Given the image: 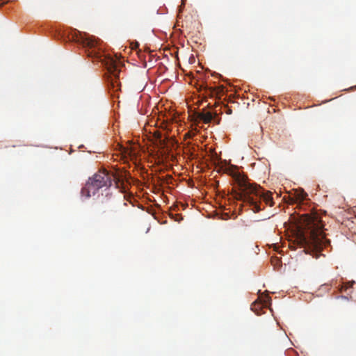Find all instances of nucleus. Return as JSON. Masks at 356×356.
Listing matches in <instances>:
<instances>
[{
  "instance_id": "f257e3e1",
  "label": "nucleus",
  "mask_w": 356,
  "mask_h": 356,
  "mask_svg": "<svg viewBox=\"0 0 356 356\" xmlns=\"http://www.w3.org/2000/svg\"><path fill=\"white\" fill-rule=\"evenodd\" d=\"M324 225L317 212L300 214L298 229L302 243L316 252H321L328 242L323 233Z\"/></svg>"
},
{
  "instance_id": "f03ea898",
  "label": "nucleus",
  "mask_w": 356,
  "mask_h": 356,
  "mask_svg": "<svg viewBox=\"0 0 356 356\" xmlns=\"http://www.w3.org/2000/svg\"><path fill=\"white\" fill-rule=\"evenodd\" d=\"M189 83L194 85L196 92H193L194 96H191V99L187 100L188 118L191 121V130L187 132L186 136L193 140L192 142H188V152L195 159H197L200 152V147L197 143L198 124L200 122V111H199V104H200V96L199 92L200 91V86H198V79L194 76L190 78Z\"/></svg>"
},
{
  "instance_id": "7ed1b4c3",
  "label": "nucleus",
  "mask_w": 356,
  "mask_h": 356,
  "mask_svg": "<svg viewBox=\"0 0 356 356\" xmlns=\"http://www.w3.org/2000/svg\"><path fill=\"white\" fill-rule=\"evenodd\" d=\"M238 186L245 201L250 204L254 213L259 212L264 209V207H261L262 202L266 205L273 206L274 202L270 191H266L260 186L245 181H240Z\"/></svg>"
},
{
  "instance_id": "20e7f679",
  "label": "nucleus",
  "mask_w": 356,
  "mask_h": 356,
  "mask_svg": "<svg viewBox=\"0 0 356 356\" xmlns=\"http://www.w3.org/2000/svg\"><path fill=\"white\" fill-rule=\"evenodd\" d=\"M116 175L113 173L104 170L99 171L89 179L85 186L81 189V195L86 198H89L95 195L99 189L111 186L113 181H116Z\"/></svg>"
},
{
  "instance_id": "39448f33",
  "label": "nucleus",
  "mask_w": 356,
  "mask_h": 356,
  "mask_svg": "<svg viewBox=\"0 0 356 356\" xmlns=\"http://www.w3.org/2000/svg\"><path fill=\"white\" fill-rule=\"evenodd\" d=\"M104 65L107 69V71L110 74V89H111L114 93L113 95H115V93L121 90V83L119 81V74L120 72L119 67L121 65V62L114 59L113 58L108 57L105 58ZM116 96L118 97L117 95Z\"/></svg>"
},
{
  "instance_id": "423d86ee",
  "label": "nucleus",
  "mask_w": 356,
  "mask_h": 356,
  "mask_svg": "<svg viewBox=\"0 0 356 356\" xmlns=\"http://www.w3.org/2000/svg\"><path fill=\"white\" fill-rule=\"evenodd\" d=\"M204 147V149L202 147V173L204 170V164L207 168H210V166L215 165L218 161V156L214 151V148L212 146H209V145H206Z\"/></svg>"
},
{
  "instance_id": "0eeeda50",
  "label": "nucleus",
  "mask_w": 356,
  "mask_h": 356,
  "mask_svg": "<svg viewBox=\"0 0 356 356\" xmlns=\"http://www.w3.org/2000/svg\"><path fill=\"white\" fill-rule=\"evenodd\" d=\"M115 202V198L112 197V195L107 193L106 197L100 200L99 209L103 212H106L107 210L113 211Z\"/></svg>"
},
{
  "instance_id": "6e6552de",
  "label": "nucleus",
  "mask_w": 356,
  "mask_h": 356,
  "mask_svg": "<svg viewBox=\"0 0 356 356\" xmlns=\"http://www.w3.org/2000/svg\"><path fill=\"white\" fill-rule=\"evenodd\" d=\"M83 47L86 49L88 56L99 57V52L96 50L95 42L91 40L85 39L82 41Z\"/></svg>"
},
{
  "instance_id": "1a4fd4ad",
  "label": "nucleus",
  "mask_w": 356,
  "mask_h": 356,
  "mask_svg": "<svg viewBox=\"0 0 356 356\" xmlns=\"http://www.w3.org/2000/svg\"><path fill=\"white\" fill-rule=\"evenodd\" d=\"M269 297L266 298V300L261 302L260 300H255L251 305V309L257 315H261V311L264 307H266L268 306L269 302Z\"/></svg>"
},
{
  "instance_id": "9d476101",
  "label": "nucleus",
  "mask_w": 356,
  "mask_h": 356,
  "mask_svg": "<svg viewBox=\"0 0 356 356\" xmlns=\"http://www.w3.org/2000/svg\"><path fill=\"white\" fill-rule=\"evenodd\" d=\"M307 194L302 190H296L294 193V197H291L292 201L298 203L300 209H302V207L304 206V203L302 202L305 200H306Z\"/></svg>"
},
{
  "instance_id": "9b49d317",
  "label": "nucleus",
  "mask_w": 356,
  "mask_h": 356,
  "mask_svg": "<svg viewBox=\"0 0 356 356\" xmlns=\"http://www.w3.org/2000/svg\"><path fill=\"white\" fill-rule=\"evenodd\" d=\"M156 138V143L161 149H163L165 147V138H163L160 133L156 132L154 134Z\"/></svg>"
},
{
  "instance_id": "f8f14e48",
  "label": "nucleus",
  "mask_w": 356,
  "mask_h": 356,
  "mask_svg": "<svg viewBox=\"0 0 356 356\" xmlns=\"http://www.w3.org/2000/svg\"><path fill=\"white\" fill-rule=\"evenodd\" d=\"M212 118L213 115L211 113L206 111L204 109H202V122L208 123Z\"/></svg>"
},
{
  "instance_id": "ddd939ff",
  "label": "nucleus",
  "mask_w": 356,
  "mask_h": 356,
  "mask_svg": "<svg viewBox=\"0 0 356 356\" xmlns=\"http://www.w3.org/2000/svg\"><path fill=\"white\" fill-rule=\"evenodd\" d=\"M118 181H119V178L117 177L116 181H114L116 184V188H118Z\"/></svg>"
},
{
  "instance_id": "4468645a",
  "label": "nucleus",
  "mask_w": 356,
  "mask_h": 356,
  "mask_svg": "<svg viewBox=\"0 0 356 356\" xmlns=\"http://www.w3.org/2000/svg\"><path fill=\"white\" fill-rule=\"evenodd\" d=\"M204 95H203V94H202V100H201L202 104H203V103H204Z\"/></svg>"
},
{
  "instance_id": "2eb2a0df",
  "label": "nucleus",
  "mask_w": 356,
  "mask_h": 356,
  "mask_svg": "<svg viewBox=\"0 0 356 356\" xmlns=\"http://www.w3.org/2000/svg\"><path fill=\"white\" fill-rule=\"evenodd\" d=\"M201 87H202V90L204 88V86L203 84V83L202 82V85H201Z\"/></svg>"
}]
</instances>
